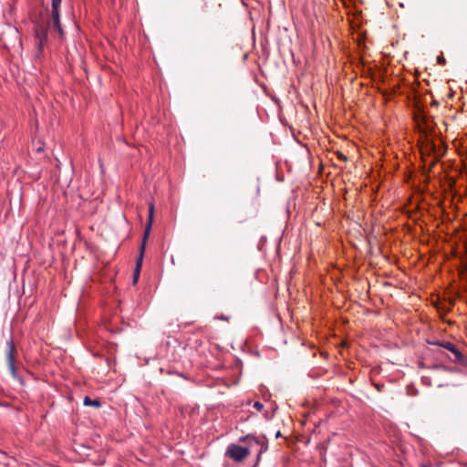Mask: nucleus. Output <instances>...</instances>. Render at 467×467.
<instances>
[{
    "mask_svg": "<svg viewBox=\"0 0 467 467\" xmlns=\"http://www.w3.org/2000/svg\"><path fill=\"white\" fill-rule=\"evenodd\" d=\"M241 442H247V447H243L237 444H230L227 447L225 455L236 462H243L251 452L254 447H259L257 451V461L260 460L261 455L268 450V441L265 435H246L239 439Z\"/></svg>",
    "mask_w": 467,
    "mask_h": 467,
    "instance_id": "nucleus-1",
    "label": "nucleus"
},
{
    "mask_svg": "<svg viewBox=\"0 0 467 467\" xmlns=\"http://www.w3.org/2000/svg\"><path fill=\"white\" fill-rule=\"evenodd\" d=\"M153 214H154V204L153 203H150L148 223H147V225L145 227V230H144L143 239H142V243H141V245H140V255H139V257L137 259L136 269H135L134 274H133V282L134 283L137 282V280L139 278V275H140V269L141 263H142V258H143V254H144V250H145L146 242H147V240L149 238L150 232L151 225H152V222H153Z\"/></svg>",
    "mask_w": 467,
    "mask_h": 467,
    "instance_id": "nucleus-2",
    "label": "nucleus"
},
{
    "mask_svg": "<svg viewBox=\"0 0 467 467\" xmlns=\"http://www.w3.org/2000/svg\"><path fill=\"white\" fill-rule=\"evenodd\" d=\"M437 345L448 349L453 355L451 361L461 365H465L467 362L464 355L456 348L454 344L450 341L438 342Z\"/></svg>",
    "mask_w": 467,
    "mask_h": 467,
    "instance_id": "nucleus-3",
    "label": "nucleus"
},
{
    "mask_svg": "<svg viewBox=\"0 0 467 467\" xmlns=\"http://www.w3.org/2000/svg\"><path fill=\"white\" fill-rule=\"evenodd\" d=\"M62 0H51L50 18L51 22L59 35L63 34L60 25L59 9Z\"/></svg>",
    "mask_w": 467,
    "mask_h": 467,
    "instance_id": "nucleus-4",
    "label": "nucleus"
},
{
    "mask_svg": "<svg viewBox=\"0 0 467 467\" xmlns=\"http://www.w3.org/2000/svg\"><path fill=\"white\" fill-rule=\"evenodd\" d=\"M7 350H6V359H7V365L8 368L11 372V375L14 378L17 377L16 368L15 366V352H16V347L12 339L8 340L7 343Z\"/></svg>",
    "mask_w": 467,
    "mask_h": 467,
    "instance_id": "nucleus-5",
    "label": "nucleus"
},
{
    "mask_svg": "<svg viewBox=\"0 0 467 467\" xmlns=\"http://www.w3.org/2000/svg\"><path fill=\"white\" fill-rule=\"evenodd\" d=\"M35 36L37 41L36 46L39 53H42L43 47L47 40V29L44 26H36L35 28Z\"/></svg>",
    "mask_w": 467,
    "mask_h": 467,
    "instance_id": "nucleus-6",
    "label": "nucleus"
},
{
    "mask_svg": "<svg viewBox=\"0 0 467 467\" xmlns=\"http://www.w3.org/2000/svg\"><path fill=\"white\" fill-rule=\"evenodd\" d=\"M83 403L85 406H93L96 408L100 407V401L99 400H91L88 397H85Z\"/></svg>",
    "mask_w": 467,
    "mask_h": 467,
    "instance_id": "nucleus-7",
    "label": "nucleus"
},
{
    "mask_svg": "<svg viewBox=\"0 0 467 467\" xmlns=\"http://www.w3.org/2000/svg\"><path fill=\"white\" fill-rule=\"evenodd\" d=\"M253 406H254V408L255 410H259V411H260V410H262L264 409V404H263V403H261V402H259V401H255V402L254 403V405H253Z\"/></svg>",
    "mask_w": 467,
    "mask_h": 467,
    "instance_id": "nucleus-8",
    "label": "nucleus"
},
{
    "mask_svg": "<svg viewBox=\"0 0 467 467\" xmlns=\"http://www.w3.org/2000/svg\"><path fill=\"white\" fill-rule=\"evenodd\" d=\"M444 62H445L444 57H438V63H440V64H443Z\"/></svg>",
    "mask_w": 467,
    "mask_h": 467,
    "instance_id": "nucleus-9",
    "label": "nucleus"
},
{
    "mask_svg": "<svg viewBox=\"0 0 467 467\" xmlns=\"http://www.w3.org/2000/svg\"><path fill=\"white\" fill-rule=\"evenodd\" d=\"M280 436H281V432H280V431H278L276 432V434H275V437H280Z\"/></svg>",
    "mask_w": 467,
    "mask_h": 467,
    "instance_id": "nucleus-10",
    "label": "nucleus"
}]
</instances>
